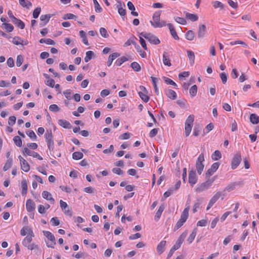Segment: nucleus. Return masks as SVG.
Returning a JSON list of instances; mask_svg holds the SVG:
<instances>
[{
	"instance_id": "7ed1b4c3",
	"label": "nucleus",
	"mask_w": 259,
	"mask_h": 259,
	"mask_svg": "<svg viewBox=\"0 0 259 259\" xmlns=\"http://www.w3.org/2000/svg\"><path fill=\"white\" fill-rule=\"evenodd\" d=\"M140 36H142L144 37L146 39H147L149 42L151 44L154 45H158L160 44V41L158 39V38L155 35L150 33L145 32H142L140 33Z\"/></svg>"
},
{
	"instance_id": "a18cd8bd",
	"label": "nucleus",
	"mask_w": 259,
	"mask_h": 259,
	"mask_svg": "<svg viewBox=\"0 0 259 259\" xmlns=\"http://www.w3.org/2000/svg\"><path fill=\"white\" fill-rule=\"evenodd\" d=\"M83 156V153L80 152H75L72 154V158L74 160H79Z\"/></svg>"
},
{
	"instance_id": "a211bd4d",
	"label": "nucleus",
	"mask_w": 259,
	"mask_h": 259,
	"mask_svg": "<svg viewBox=\"0 0 259 259\" xmlns=\"http://www.w3.org/2000/svg\"><path fill=\"white\" fill-rule=\"evenodd\" d=\"M44 76L46 79L45 81V84L51 88H53L55 86V80L50 78V76L48 74L44 73Z\"/></svg>"
},
{
	"instance_id": "4c0bfd02",
	"label": "nucleus",
	"mask_w": 259,
	"mask_h": 259,
	"mask_svg": "<svg viewBox=\"0 0 259 259\" xmlns=\"http://www.w3.org/2000/svg\"><path fill=\"white\" fill-rule=\"evenodd\" d=\"M2 25V27L8 32H11L14 30L13 26L10 23H4Z\"/></svg>"
},
{
	"instance_id": "393cba45",
	"label": "nucleus",
	"mask_w": 259,
	"mask_h": 259,
	"mask_svg": "<svg viewBox=\"0 0 259 259\" xmlns=\"http://www.w3.org/2000/svg\"><path fill=\"white\" fill-rule=\"evenodd\" d=\"M190 205H188L187 207H186L183 211L182 212L180 219L184 220V221H186L189 215V210L190 209Z\"/></svg>"
},
{
	"instance_id": "de8ad7c7",
	"label": "nucleus",
	"mask_w": 259,
	"mask_h": 259,
	"mask_svg": "<svg viewBox=\"0 0 259 259\" xmlns=\"http://www.w3.org/2000/svg\"><path fill=\"white\" fill-rule=\"evenodd\" d=\"M197 93V87L196 85H193L191 87L189 90V93L191 97H194L196 95Z\"/></svg>"
},
{
	"instance_id": "39448f33",
	"label": "nucleus",
	"mask_w": 259,
	"mask_h": 259,
	"mask_svg": "<svg viewBox=\"0 0 259 259\" xmlns=\"http://www.w3.org/2000/svg\"><path fill=\"white\" fill-rule=\"evenodd\" d=\"M204 161V155L203 153H201L196 162V167L197 170V172L199 175H201L203 171L204 165L203 164V162Z\"/></svg>"
},
{
	"instance_id": "a19ab883",
	"label": "nucleus",
	"mask_w": 259,
	"mask_h": 259,
	"mask_svg": "<svg viewBox=\"0 0 259 259\" xmlns=\"http://www.w3.org/2000/svg\"><path fill=\"white\" fill-rule=\"evenodd\" d=\"M12 162H13V160L12 158L8 159L4 167H3V170L4 171H7L10 167H11L12 165Z\"/></svg>"
},
{
	"instance_id": "1a4fd4ad",
	"label": "nucleus",
	"mask_w": 259,
	"mask_h": 259,
	"mask_svg": "<svg viewBox=\"0 0 259 259\" xmlns=\"http://www.w3.org/2000/svg\"><path fill=\"white\" fill-rule=\"evenodd\" d=\"M220 163L218 162L213 163L211 167L209 168L205 173V177L207 179H209L210 177L213 174L214 172L218 169Z\"/></svg>"
},
{
	"instance_id": "473e14b6",
	"label": "nucleus",
	"mask_w": 259,
	"mask_h": 259,
	"mask_svg": "<svg viewBox=\"0 0 259 259\" xmlns=\"http://www.w3.org/2000/svg\"><path fill=\"white\" fill-rule=\"evenodd\" d=\"M186 17L188 19L190 20L192 22H195L198 20V17L197 15L194 14H190L189 13H186Z\"/></svg>"
},
{
	"instance_id": "a878e982",
	"label": "nucleus",
	"mask_w": 259,
	"mask_h": 259,
	"mask_svg": "<svg viewBox=\"0 0 259 259\" xmlns=\"http://www.w3.org/2000/svg\"><path fill=\"white\" fill-rule=\"evenodd\" d=\"M59 124L65 128L69 129L71 127V125L70 122L66 120L59 119L58 120Z\"/></svg>"
},
{
	"instance_id": "864d4df0",
	"label": "nucleus",
	"mask_w": 259,
	"mask_h": 259,
	"mask_svg": "<svg viewBox=\"0 0 259 259\" xmlns=\"http://www.w3.org/2000/svg\"><path fill=\"white\" fill-rule=\"evenodd\" d=\"M24 61L23 56L21 55L17 56L16 59V65L18 67H20L23 63Z\"/></svg>"
},
{
	"instance_id": "e2e57ef3",
	"label": "nucleus",
	"mask_w": 259,
	"mask_h": 259,
	"mask_svg": "<svg viewBox=\"0 0 259 259\" xmlns=\"http://www.w3.org/2000/svg\"><path fill=\"white\" fill-rule=\"evenodd\" d=\"M77 18V16L74 15L73 14L68 13L64 15L63 19L64 20L66 19H76Z\"/></svg>"
},
{
	"instance_id": "680f3d73",
	"label": "nucleus",
	"mask_w": 259,
	"mask_h": 259,
	"mask_svg": "<svg viewBox=\"0 0 259 259\" xmlns=\"http://www.w3.org/2000/svg\"><path fill=\"white\" fill-rule=\"evenodd\" d=\"M100 33L102 36L104 38H107L109 36V35L107 33L106 29L103 27H101L100 29Z\"/></svg>"
},
{
	"instance_id": "72a5a7b5",
	"label": "nucleus",
	"mask_w": 259,
	"mask_h": 259,
	"mask_svg": "<svg viewBox=\"0 0 259 259\" xmlns=\"http://www.w3.org/2000/svg\"><path fill=\"white\" fill-rule=\"evenodd\" d=\"M166 94V96L169 98H170L172 100H175L177 98V94L172 90H171V89L168 90Z\"/></svg>"
},
{
	"instance_id": "6e6552de",
	"label": "nucleus",
	"mask_w": 259,
	"mask_h": 259,
	"mask_svg": "<svg viewBox=\"0 0 259 259\" xmlns=\"http://www.w3.org/2000/svg\"><path fill=\"white\" fill-rule=\"evenodd\" d=\"M140 91L138 92V94L141 99L147 103L149 100V97L147 96L148 91L146 90V88L143 85H140L139 87Z\"/></svg>"
},
{
	"instance_id": "5701e85b",
	"label": "nucleus",
	"mask_w": 259,
	"mask_h": 259,
	"mask_svg": "<svg viewBox=\"0 0 259 259\" xmlns=\"http://www.w3.org/2000/svg\"><path fill=\"white\" fill-rule=\"evenodd\" d=\"M162 61L163 62V64L165 66H171V63L170 60L169 58V56L168 55V53L166 52H164L162 56Z\"/></svg>"
},
{
	"instance_id": "3c124183",
	"label": "nucleus",
	"mask_w": 259,
	"mask_h": 259,
	"mask_svg": "<svg viewBox=\"0 0 259 259\" xmlns=\"http://www.w3.org/2000/svg\"><path fill=\"white\" fill-rule=\"evenodd\" d=\"M45 137L46 139V141H51L53 140V133L51 130L47 131V133L45 135Z\"/></svg>"
},
{
	"instance_id": "4468645a",
	"label": "nucleus",
	"mask_w": 259,
	"mask_h": 259,
	"mask_svg": "<svg viewBox=\"0 0 259 259\" xmlns=\"http://www.w3.org/2000/svg\"><path fill=\"white\" fill-rule=\"evenodd\" d=\"M21 168L25 172H28L30 169V166L28 163L21 155L19 156Z\"/></svg>"
},
{
	"instance_id": "dca6fc26",
	"label": "nucleus",
	"mask_w": 259,
	"mask_h": 259,
	"mask_svg": "<svg viewBox=\"0 0 259 259\" xmlns=\"http://www.w3.org/2000/svg\"><path fill=\"white\" fill-rule=\"evenodd\" d=\"M206 33V26L204 24L199 25L197 33V37L202 39Z\"/></svg>"
},
{
	"instance_id": "5fc2aeb1",
	"label": "nucleus",
	"mask_w": 259,
	"mask_h": 259,
	"mask_svg": "<svg viewBox=\"0 0 259 259\" xmlns=\"http://www.w3.org/2000/svg\"><path fill=\"white\" fill-rule=\"evenodd\" d=\"M194 120V116L193 115H190L187 118L185 124H188L189 125H193V123Z\"/></svg>"
},
{
	"instance_id": "9b49d317",
	"label": "nucleus",
	"mask_w": 259,
	"mask_h": 259,
	"mask_svg": "<svg viewBox=\"0 0 259 259\" xmlns=\"http://www.w3.org/2000/svg\"><path fill=\"white\" fill-rule=\"evenodd\" d=\"M189 183L191 186H193L197 182V177L196 174V171L194 170H191L189 172Z\"/></svg>"
},
{
	"instance_id": "7c9ffc66",
	"label": "nucleus",
	"mask_w": 259,
	"mask_h": 259,
	"mask_svg": "<svg viewBox=\"0 0 259 259\" xmlns=\"http://www.w3.org/2000/svg\"><path fill=\"white\" fill-rule=\"evenodd\" d=\"M13 24H14L16 26L18 27H19L21 29H23L25 27V24L21 20L18 19L17 18L15 19V20L13 21L12 22Z\"/></svg>"
},
{
	"instance_id": "49530a36",
	"label": "nucleus",
	"mask_w": 259,
	"mask_h": 259,
	"mask_svg": "<svg viewBox=\"0 0 259 259\" xmlns=\"http://www.w3.org/2000/svg\"><path fill=\"white\" fill-rule=\"evenodd\" d=\"M14 143L18 147H21L22 145V140L19 136H15L13 138Z\"/></svg>"
},
{
	"instance_id": "37998d69",
	"label": "nucleus",
	"mask_w": 259,
	"mask_h": 259,
	"mask_svg": "<svg viewBox=\"0 0 259 259\" xmlns=\"http://www.w3.org/2000/svg\"><path fill=\"white\" fill-rule=\"evenodd\" d=\"M194 36V32L192 30L188 31L185 34L186 38L189 40H193Z\"/></svg>"
},
{
	"instance_id": "412c9836",
	"label": "nucleus",
	"mask_w": 259,
	"mask_h": 259,
	"mask_svg": "<svg viewBox=\"0 0 259 259\" xmlns=\"http://www.w3.org/2000/svg\"><path fill=\"white\" fill-rule=\"evenodd\" d=\"M42 196L44 199L49 200L51 203H54L55 200L52 197V195L50 192L47 191H44L42 193Z\"/></svg>"
},
{
	"instance_id": "774afa93",
	"label": "nucleus",
	"mask_w": 259,
	"mask_h": 259,
	"mask_svg": "<svg viewBox=\"0 0 259 259\" xmlns=\"http://www.w3.org/2000/svg\"><path fill=\"white\" fill-rule=\"evenodd\" d=\"M52 223V225L54 226H57L60 224V221L57 217L52 218L51 220Z\"/></svg>"
},
{
	"instance_id": "ddd939ff",
	"label": "nucleus",
	"mask_w": 259,
	"mask_h": 259,
	"mask_svg": "<svg viewBox=\"0 0 259 259\" xmlns=\"http://www.w3.org/2000/svg\"><path fill=\"white\" fill-rule=\"evenodd\" d=\"M23 154H27L29 156H31L34 158H37L39 160H42V157L39 155L37 152L32 151L29 150L28 148L25 147L23 150Z\"/></svg>"
},
{
	"instance_id": "4d7b16f0",
	"label": "nucleus",
	"mask_w": 259,
	"mask_h": 259,
	"mask_svg": "<svg viewBox=\"0 0 259 259\" xmlns=\"http://www.w3.org/2000/svg\"><path fill=\"white\" fill-rule=\"evenodd\" d=\"M185 222H186L184 221V220L183 221V220L180 219L175 226L174 230L175 231L177 230L180 228H181L183 225V224H184Z\"/></svg>"
},
{
	"instance_id": "2f4dec72",
	"label": "nucleus",
	"mask_w": 259,
	"mask_h": 259,
	"mask_svg": "<svg viewBox=\"0 0 259 259\" xmlns=\"http://www.w3.org/2000/svg\"><path fill=\"white\" fill-rule=\"evenodd\" d=\"M240 184V182H235V183H230L225 188L224 191L230 192L231 191L235 189L236 185H239Z\"/></svg>"
},
{
	"instance_id": "20e7f679",
	"label": "nucleus",
	"mask_w": 259,
	"mask_h": 259,
	"mask_svg": "<svg viewBox=\"0 0 259 259\" xmlns=\"http://www.w3.org/2000/svg\"><path fill=\"white\" fill-rule=\"evenodd\" d=\"M44 235L50 241V242H47V246L48 247L54 248L56 245V239L54 235L49 231H43Z\"/></svg>"
},
{
	"instance_id": "052dcab7",
	"label": "nucleus",
	"mask_w": 259,
	"mask_h": 259,
	"mask_svg": "<svg viewBox=\"0 0 259 259\" xmlns=\"http://www.w3.org/2000/svg\"><path fill=\"white\" fill-rule=\"evenodd\" d=\"M163 79H164V80L166 84L172 85H174L175 87H177V84L172 80H171V79H170V78H169L168 77H164Z\"/></svg>"
},
{
	"instance_id": "c03bdc74",
	"label": "nucleus",
	"mask_w": 259,
	"mask_h": 259,
	"mask_svg": "<svg viewBox=\"0 0 259 259\" xmlns=\"http://www.w3.org/2000/svg\"><path fill=\"white\" fill-rule=\"evenodd\" d=\"M131 67L133 68V69L134 71L136 72H139L141 69L140 64L136 62H134L132 63L131 64Z\"/></svg>"
},
{
	"instance_id": "f8f14e48",
	"label": "nucleus",
	"mask_w": 259,
	"mask_h": 259,
	"mask_svg": "<svg viewBox=\"0 0 259 259\" xmlns=\"http://www.w3.org/2000/svg\"><path fill=\"white\" fill-rule=\"evenodd\" d=\"M161 11L155 12L152 17L153 21H150L151 25L155 28H156V25H157V24H158V23L160 22V16L161 15Z\"/></svg>"
},
{
	"instance_id": "79ce46f5",
	"label": "nucleus",
	"mask_w": 259,
	"mask_h": 259,
	"mask_svg": "<svg viewBox=\"0 0 259 259\" xmlns=\"http://www.w3.org/2000/svg\"><path fill=\"white\" fill-rule=\"evenodd\" d=\"M187 55L190 60V63L193 65L194 63L195 55L193 52L191 51H187Z\"/></svg>"
},
{
	"instance_id": "bf43d9fd",
	"label": "nucleus",
	"mask_w": 259,
	"mask_h": 259,
	"mask_svg": "<svg viewBox=\"0 0 259 259\" xmlns=\"http://www.w3.org/2000/svg\"><path fill=\"white\" fill-rule=\"evenodd\" d=\"M49 110L54 112H57L60 111V108L56 104H52L49 107Z\"/></svg>"
},
{
	"instance_id": "0eeeda50",
	"label": "nucleus",
	"mask_w": 259,
	"mask_h": 259,
	"mask_svg": "<svg viewBox=\"0 0 259 259\" xmlns=\"http://www.w3.org/2000/svg\"><path fill=\"white\" fill-rule=\"evenodd\" d=\"M221 196H223V197H224L225 196V194H223L220 191L217 192L210 199L207 205V207L206 208V210H209ZM223 199L224 197H222V199Z\"/></svg>"
},
{
	"instance_id": "cd10ccee",
	"label": "nucleus",
	"mask_w": 259,
	"mask_h": 259,
	"mask_svg": "<svg viewBox=\"0 0 259 259\" xmlns=\"http://www.w3.org/2000/svg\"><path fill=\"white\" fill-rule=\"evenodd\" d=\"M22 191L21 194L22 196H25L27 193V184L26 180H23L21 181Z\"/></svg>"
},
{
	"instance_id": "338daca9",
	"label": "nucleus",
	"mask_w": 259,
	"mask_h": 259,
	"mask_svg": "<svg viewBox=\"0 0 259 259\" xmlns=\"http://www.w3.org/2000/svg\"><path fill=\"white\" fill-rule=\"evenodd\" d=\"M159 128H155L152 129L149 133V137L150 138H153L156 136L158 133Z\"/></svg>"
},
{
	"instance_id": "2eb2a0df",
	"label": "nucleus",
	"mask_w": 259,
	"mask_h": 259,
	"mask_svg": "<svg viewBox=\"0 0 259 259\" xmlns=\"http://www.w3.org/2000/svg\"><path fill=\"white\" fill-rule=\"evenodd\" d=\"M51 14L41 15L40 17V23L39 25L40 27L45 26L49 21L50 18L52 17Z\"/></svg>"
},
{
	"instance_id": "c85d7f7f",
	"label": "nucleus",
	"mask_w": 259,
	"mask_h": 259,
	"mask_svg": "<svg viewBox=\"0 0 259 259\" xmlns=\"http://www.w3.org/2000/svg\"><path fill=\"white\" fill-rule=\"evenodd\" d=\"M250 121L253 124H256L259 123V116L255 113H252L250 115Z\"/></svg>"
},
{
	"instance_id": "f03ea898",
	"label": "nucleus",
	"mask_w": 259,
	"mask_h": 259,
	"mask_svg": "<svg viewBox=\"0 0 259 259\" xmlns=\"http://www.w3.org/2000/svg\"><path fill=\"white\" fill-rule=\"evenodd\" d=\"M187 234V231H185L179 236L176 244L172 247L169 251L167 254V259L170 258L174 252L181 247L182 244L186 238Z\"/></svg>"
},
{
	"instance_id": "423d86ee",
	"label": "nucleus",
	"mask_w": 259,
	"mask_h": 259,
	"mask_svg": "<svg viewBox=\"0 0 259 259\" xmlns=\"http://www.w3.org/2000/svg\"><path fill=\"white\" fill-rule=\"evenodd\" d=\"M59 202L60 206L64 214L66 215L71 217L72 215L71 208L68 205L66 202L63 201L62 200H60Z\"/></svg>"
},
{
	"instance_id": "9d476101",
	"label": "nucleus",
	"mask_w": 259,
	"mask_h": 259,
	"mask_svg": "<svg viewBox=\"0 0 259 259\" xmlns=\"http://www.w3.org/2000/svg\"><path fill=\"white\" fill-rule=\"evenodd\" d=\"M241 161V156L240 153H238L236 154L232 160L231 168L233 169H236L237 167V166L239 165Z\"/></svg>"
},
{
	"instance_id": "0e129e2a",
	"label": "nucleus",
	"mask_w": 259,
	"mask_h": 259,
	"mask_svg": "<svg viewBox=\"0 0 259 259\" xmlns=\"http://www.w3.org/2000/svg\"><path fill=\"white\" fill-rule=\"evenodd\" d=\"M213 6L215 9L218 8H220L221 9H223L224 7V4H223L221 2L219 1H215L213 2Z\"/></svg>"
},
{
	"instance_id": "6ab92c4d",
	"label": "nucleus",
	"mask_w": 259,
	"mask_h": 259,
	"mask_svg": "<svg viewBox=\"0 0 259 259\" xmlns=\"http://www.w3.org/2000/svg\"><path fill=\"white\" fill-rule=\"evenodd\" d=\"M167 25L168 26V27L169 28V31L170 32V34L172 35V36L173 37V38L176 40H179V37L177 33L174 26L172 25V24L171 23H168V24H167Z\"/></svg>"
},
{
	"instance_id": "f257e3e1",
	"label": "nucleus",
	"mask_w": 259,
	"mask_h": 259,
	"mask_svg": "<svg viewBox=\"0 0 259 259\" xmlns=\"http://www.w3.org/2000/svg\"><path fill=\"white\" fill-rule=\"evenodd\" d=\"M215 180V177L208 179L205 182L198 184L195 188L196 193H199L207 190L212 185Z\"/></svg>"
},
{
	"instance_id": "4be33fe9",
	"label": "nucleus",
	"mask_w": 259,
	"mask_h": 259,
	"mask_svg": "<svg viewBox=\"0 0 259 259\" xmlns=\"http://www.w3.org/2000/svg\"><path fill=\"white\" fill-rule=\"evenodd\" d=\"M120 56V54L118 53H113L112 54L110 55L108 61H107V66L108 67L110 66L112 63V62L114 59H115L116 58L119 57Z\"/></svg>"
},
{
	"instance_id": "58836bf2",
	"label": "nucleus",
	"mask_w": 259,
	"mask_h": 259,
	"mask_svg": "<svg viewBox=\"0 0 259 259\" xmlns=\"http://www.w3.org/2000/svg\"><path fill=\"white\" fill-rule=\"evenodd\" d=\"M222 157V154L219 150H215L211 155V158L213 160H218Z\"/></svg>"
},
{
	"instance_id": "b1692460",
	"label": "nucleus",
	"mask_w": 259,
	"mask_h": 259,
	"mask_svg": "<svg viewBox=\"0 0 259 259\" xmlns=\"http://www.w3.org/2000/svg\"><path fill=\"white\" fill-rule=\"evenodd\" d=\"M164 208H165V206H164V204H162L159 207V208H158V210L157 211V212L155 214V217H154V220L156 222L158 221L159 220V219L161 215V214H162V212L163 211Z\"/></svg>"
},
{
	"instance_id": "09e8293b",
	"label": "nucleus",
	"mask_w": 259,
	"mask_h": 259,
	"mask_svg": "<svg viewBox=\"0 0 259 259\" xmlns=\"http://www.w3.org/2000/svg\"><path fill=\"white\" fill-rule=\"evenodd\" d=\"M95 6V11L97 13H101L102 11V8L100 6L97 0H93Z\"/></svg>"
},
{
	"instance_id": "13d9d810",
	"label": "nucleus",
	"mask_w": 259,
	"mask_h": 259,
	"mask_svg": "<svg viewBox=\"0 0 259 259\" xmlns=\"http://www.w3.org/2000/svg\"><path fill=\"white\" fill-rule=\"evenodd\" d=\"M41 12V8L40 7H37L33 12V17L34 19H36L38 17L39 15Z\"/></svg>"
},
{
	"instance_id": "c9c22d12",
	"label": "nucleus",
	"mask_w": 259,
	"mask_h": 259,
	"mask_svg": "<svg viewBox=\"0 0 259 259\" xmlns=\"http://www.w3.org/2000/svg\"><path fill=\"white\" fill-rule=\"evenodd\" d=\"M86 56L84 59L85 62H88L93 57L95 56L94 53L92 51H89L86 52Z\"/></svg>"
},
{
	"instance_id": "c756f323",
	"label": "nucleus",
	"mask_w": 259,
	"mask_h": 259,
	"mask_svg": "<svg viewBox=\"0 0 259 259\" xmlns=\"http://www.w3.org/2000/svg\"><path fill=\"white\" fill-rule=\"evenodd\" d=\"M197 232V229L195 228L193 230L192 233L190 234L189 237L187 239V241L189 244H191L193 241L196 235Z\"/></svg>"
},
{
	"instance_id": "6e6d98bb",
	"label": "nucleus",
	"mask_w": 259,
	"mask_h": 259,
	"mask_svg": "<svg viewBox=\"0 0 259 259\" xmlns=\"http://www.w3.org/2000/svg\"><path fill=\"white\" fill-rule=\"evenodd\" d=\"M185 135L186 137H188L191 132L193 125H189L188 124H185Z\"/></svg>"
},
{
	"instance_id": "f704fd0d",
	"label": "nucleus",
	"mask_w": 259,
	"mask_h": 259,
	"mask_svg": "<svg viewBox=\"0 0 259 259\" xmlns=\"http://www.w3.org/2000/svg\"><path fill=\"white\" fill-rule=\"evenodd\" d=\"M151 78L152 83H153V87L154 88L155 92L157 96H158L159 95V92L157 86V81L158 80V79L153 76H151Z\"/></svg>"
},
{
	"instance_id": "bb28decb",
	"label": "nucleus",
	"mask_w": 259,
	"mask_h": 259,
	"mask_svg": "<svg viewBox=\"0 0 259 259\" xmlns=\"http://www.w3.org/2000/svg\"><path fill=\"white\" fill-rule=\"evenodd\" d=\"M166 245V241L164 240L161 241L157 246V251L159 253V254H161L164 251L165 246Z\"/></svg>"
},
{
	"instance_id": "e433bc0d",
	"label": "nucleus",
	"mask_w": 259,
	"mask_h": 259,
	"mask_svg": "<svg viewBox=\"0 0 259 259\" xmlns=\"http://www.w3.org/2000/svg\"><path fill=\"white\" fill-rule=\"evenodd\" d=\"M202 127L200 124H196L195 125L193 129V135L197 137L201 132Z\"/></svg>"
},
{
	"instance_id": "ea45409f",
	"label": "nucleus",
	"mask_w": 259,
	"mask_h": 259,
	"mask_svg": "<svg viewBox=\"0 0 259 259\" xmlns=\"http://www.w3.org/2000/svg\"><path fill=\"white\" fill-rule=\"evenodd\" d=\"M128 59L125 56H122L120 58L117 59L115 61V64L117 66L121 65L124 62L128 61Z\"/></svg>"
},
{
	"instance_id": "603ef678",
	"label": "nucleus",
	"mask_w": 259,
	"mask_h": 259,
	"mask_svg": "<svg viewBox=\"0 0 259 259\" xmlns=\"http://www.w3.org/2000/svg\"><path fill=\"white\" fill-rule=\"evenodd\" d=\"M23 40L21 39V38L19 36H15L12 40V42L16 45H23L22 44Z\"/></svg>"
},
{
	"instance_id": "f3484780",
	"label": "nucleus",
	"mask_w": 259,
	"mask_h": 259,
	"mask_svg": "<svg viewBox=\"0 0 259 259\" xmlns=\"http://www.w3.org/2000/svg\"><path fill=\"white\" fill-rule=\"evenodd\" d=\"M35 204L31 199H28L26 203V208L28 212H31L35 209Z\"/></svg>"
},
{
	"instance_id": "8fccbe9b",
	"label": "nucleus",
	"mask_w": 259,
	"mask_h": 259,
	"mask_svg": "<svg viewBox=\"0 0 259 259\" xmlns=\"http://www.w3.org/2000/svg\"><path fill=\"white\" fill-rule=\"evenodd\" d=\"M32 239L31 238V237H28V236H27L24 238L22 241V244L25 246L27 247L28 245H29V243L32 241Z\"/></svg>"
},
{
	"instance_id": "aec40b11",
	"label": "nucleus",
	"mask_w": 259,
	"mask_h": 259,
	"mask_svg": "<svg viewBox=\"0 0 259 259\" xmlns=\"http://www.w3.org/2000/svg\"><path fill=\"white\" fill-rule=\"evenodd\" d=\"M117 8L119 14L122 17H124L126 15V10L122 7V3L120 1H117Z\"/></svg>"
},
{
	"instance_id": "69168bd1",
	"label": "nucleus",
	"mask_w": 259,
	"mask_h": 259,
	"mask_svg": "<svg viewBox=\"0 0 259 259\" xmlns=\"http://www.w3.org/2000/svg\"><path fill=\"white\" fill-rule=\"evenodd\" d=\"M175 20L177 23L180 24L184 25L186 23V20L182 17H177L175 18Z\"/></svg>"
}]
</instances>
